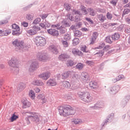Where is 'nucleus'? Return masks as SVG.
Returning a JSON list of instances; mask_svg holds the SVG:
<instances>
[{
  "instance_id": "obj_1",
  "label": "nucleus",
  "mask_w": 130,
  "mask_h": 130,
  "mask_svg": "<svg viewBox=\"0 0 130 130\" xmlns=\"http://www.w3.org/2000/svg\"><path fill=\"white\" fill-rule=\"evenodd\" d=\"M60 115L68 116V115H74L76 113V110L70 105H64L58 107Z\"/></svg>"
},
{
  "instance_id": "obj_2",
  "label": "nucleus",
  "mask_w": 130,
  "mask_h": 130,
  "mask_svg": "<svg viewBox=\"0 0 130 130\" xmlns=\"http://www.w3.org/2000/svg\"><path fill=\"white\" fill-rule=\"evenodd\" d=\"M77 94L81 100L87 103L91 102L93 99V98L90 95L89 92L85 91V88H82L81 90H79Z\"/></svg>"
},
{
  "instance_id": "obj_3",
  "label": "nucleus",
  "mask_w": 130,
  "mask_h": 130,
  "mask_svg": "<svg viewBox=\"0 0 130 130\" xmlns=\"http://www.w3.org/2000/svg\"><path fill=\"white\" fill-rule=\"evenodd\" d=\"M31 115L28 116V118L25 119L27 121V124L30 123V120L36 123H39L40 122V118H39V115L36 112H30Z\"/></svg>"
},
{
  "instance_id": "obj_4",
  "label": "nucleus",
  "mask_w": 130,
  "mask_h": 130,
  "mask_svg": "<svg viewBox=\"0 0 130 130\" xmlns=\"http://www.w3.org/2000/svg\"><path fill=\"white\" fill-rule=\"evenodd\" d=\"M34 42L38 46H44L46 44V39L40 36L36 37Z\"/></svg>"
},
{
  "instance_id": "obj_5",
  "label": "nucleus",
  "mask_w": 130,
  "mask_h": 130,
  "mask_svg": "<svg viewBox=\"0 0 130 130\" xmlns=\"http://www.w3.org/2000/svg\"><path fill=\"white\" fill-rule=\"evenodd\" d=\"M114 118V114L111 113L110 115H109L107 117L106 120L102 122L101 124L102 127H104V126H105L106 125H107L108 123H110V122H112Z\"/></svg>"
},
{
  "instance_id": "obj_6",
  "label": "nucleus",
  "mask_w": 130,
  "mask_h": 130,
  "mask_svg": "<svg viewBox=\"0 0 130 130\" xmlns=\"http://www.w3.org/2000/svg\"><path fill=\"white\" fill-rule=\"evenodd\" d=\"M8 63L11 68H16V67H18L19 61H18L17 58L13 57L11 59L8 61Z\"/></svg>"
},
{
  "instance_id": "obj_7",
  "label": "nucleus",
  "mask_w": 130,
  "mask_h": 130,
  "mask_svg": "<svg viewBox=\"0 0 130 130\" xmlns=\"http://www.w3.org/2000/svg\"><path fill=\"white\" fill-rule=\"evenodd\" d=\"M40 27L38 26H34L31 29L27 31V33L29 34V35H35L38 31H40Z\"/></svg>"
},
{
  "instance_id": "obj_8",
  "label": "nucleus",
  "mask_w": 130,
  "mask_h": 130,
  "mask_svg": "<svg viewBox=\"0 0 130 130\" xmlns=\"http://www.w3.org/2000/svg\"><path fill=\"white\" fill-rule=\"evenodd\" d=\"M39 67L38 62L37 61H34L31 63L30 68L29 69V72L30 73H33L34 71L37 70V68Z\"/></svg>"
},
{
  "instance_id": "obj_9",
  "label": "nucleus",
  "mask_w": 130,
  "mask_h": 130,
  "mask_svg": "<svg viewBox=\"0 0 130 130\" xmlns=\"http://www.w3.org/2000/svg\"><path fill=\"white\" fill-rule=\"evenodd\" d=\"M120 89V86L119 85H115L110 88V93L113 95L116 94Z\"/></svg>"
},
{
  "instance_id": "obj_10",
  "label": "nucleus",
  "mask_w": 130,
  "mask_h": 130,
  "mask_svg": "<svg viewBox=\"0 0 130 130\" xmlns=\"http://www.w3.org/2000/svg\"><path fill=\"white\" fill-rule=\"evenodd\" d=\"M13 45L15 47H20L21 48H24V43L23 42H20L18 39H16L12 42Z\"/></svg>"
},
{
  "instance_id": "obj_11",
  "label": "nucleus",
  "mask_w": 130,
  "mask_h": 130,
  "mask_svg": "<svg viewBox=\"0 0 130 130\" xmlns=\"http://www.w3.org/2000/svg\"><path fill=\"white\" fill-rule=\"evenodd\" d=\"M40 27L43 29H46V28H49L51 26V24L49 22L47 21L46 20H44L43 23L40 24Z\"/></svg>"
},
{
  "instance_id": "obj_12",
  "label": "nucleus",
  "mask_w": 130,
  "mask_h": 130,
  "mask_svg": "<svg viewBox=\"0 0 130 130\" xmlns=\"http://www.w3.org/2000/svg\"><path fill=\"white\" fill-rule=\"evenodd\" d=\"M47 32L48 34H50V35H52V36H58L59 33H58V30L55 29H47Z\"/></svg>"
},
{
  "instance_id": "obj_13",
  "label": "nucleus",
  "mask_w": 130,
  "mask_h": 130,
  "mask_svg": "<svg viewBox=\"0 0 130 130\" xmlns=\"http://www.w3.org/2000/svg\"><path fill=\"white\" fill-rule=\"evenodd\" d=\"M50 75H51L50 72H47L44 73L42 74L39 75V78H41L43 80H47L50 78Z\"/></svg>"
},
{
  "instance_id": "obj_14",
  "label": "nucleus",
  "mask_w": 130,
  "mask_h": 130,
  "mask_svg": "<svg viewBox=\"0 0 130 130\" xmlns=\"http://www.w3.org/2000/svg\"><path fill=\"white\" fill-rule=\"evenodd\" d=\"M81 79L84 82H88L90 80V76L86 72L82 73L81 75Z\"/></svg>"
},
{
  "instance_id": "obj_15",
  "label": "nucleus",
  "mask_w": 130,
  "mask_h": 130,
  "mask_svg": "<svg viewBox=\"0 0 130 130\" xmlns=\"http://www.w3.org/2000/svg\"><path fill=\"white\" fill-rule=\"evenodd\" d=\"M72 52L75 56H77V55H78L79 56H81L83 55V53H82V51H80L78 49H76V48L73 49L72 50Z\"/></svg>"
},
{
  "instance_id": "obj_16",
  "label": "nucleus",
  "mask_w": 130,
  "mask_h": 130,
  "mask_svg": "<svg viewBox=\"0 0 130 130\" xmlns=\"http://www.w3.org/2000/svg\"><path fill=\"white\" fill-rule=\"evenodd\" d=\"M62 25L60 26L59 29H62L63 28H66V27H70L71 26V24L68 22L67 19H64L61 21Z\"/></svg>"
},
{
  "instance_id": "obj_17",
  "label": "nucleus",
  "mask_w": 130,
  "mask_h": 130,
  "mask_svg": "<svg viewBox=\"0 0 130 130\" xmlns=\"http://www.w3.org/2000/svg\"><path fill=\"white\" fill-rule=\"evenodd\" d=\"M49 49L54 54H57V53H58V50L56 48V46L54 45L50 46L49 47Z\"/></svg>"
},
{
  "instance_id": "obj_18",
  "label": "nucleus",
  "mask_w": 130,
  "mask_h": 130,
  "mask_svg": "<svg viewBox=\"0 0 130 130\" xmlns=\"http://www.w3.org/2000/svg\"><path fill=\"white\" fill-rule=\"evenodd\" d=\"M58 58L59 59H60V60H62V61H63V60H66V59L70 58V55H69L67 53H62L59 56Z\"/></svg>"
},
{
  "instance_id": "obj_19",
  "label": "nucleus",
  "mask_w": 130,
  "mask_h": 130,
  "mask_svg": "<svg viewBox=\"0 0 130 130\" xmlns=\"http://www.w3.org/2000/svg\"><path fill=\"white\" fill-rule=\"evenodd\" d=\"M56 80L55 79H52L47 81V84L48 86H56Z\"/></svg>"
},
{
  "instance_id": "obj_20",
  "label": "nucleus",
  "mask_w": 130,
  "mask_h": 130,
  "mask_svg": "<svg viewBox=\"0 0 130 130\" xmlns=\"http://www.w3.org/2000/svg\"><path fill=\"white\" fill-rule=\"evenodd\" d=\"M111 38L114 41H115V40H118V39L120 38V35L118 32H115L111 36Z\"/></svg>"
},
{
  "instance_id": "obj_21",
  "label": "nucleus",
  "mask_w": 130,
  "mask_h": 130,
  "mask_svg": "<svg viewBox=\"0 0 130 130\" xmlns=\"http://www.w3.org/2000/svg\"><path fill=\"white\" fill-rule=\"evenodd\" d=\"M26 88V84L23 83H20L17 87V92L20 93L22 90H24Z\"/></svg>"
},
{
  "instance_id": "obj_22",
  "label": "nucleus",
  "mask_w": 130,
  "mask_h": 130,
  "mask_svg": "<svg viewBox=\"0 0 130 130\" xmlns=\"http://www.w3.org/2000/svg\"><path fill=\"white\" fill-rule=\"evenodd\" d=\"M89 87L92 89H96L98 88V83L95 81H92L89 82Z\"/></svg>"
},
{
  "instance_id": "obj_23",
  "label": "nucleus",
  "mask_w": 130,
  "mask_h": 130,
  "mask_svg": "<svg viewBox=\"0 0 130 130\" xmlns=\"http://www.w3.org/2000/svg\"><path fill=\"white\" fill-rule=\"evenodd\" d=\"M97 37H98V32H94L92 34V38H91L90 44H93L97 39Z\"/></svg>"
},
{
  "instance_id": "obj_24",
  "label": "nucleus",
  "mask_w": 130,
  "mask_h": 130,
  "mask_svg": "<svg viewBox=\"0 0 130 130\" xmlns=\"http://www.w3.org/2000/svg\"><path fill=\"white\" fill-rule=\"evenodd\" d=\"M43 82L39 80H35L32 82V85L35 86H43Z\"/></svg>"
},
{
  "instance_id": "obj_25",
  "label": "nucleus",
  "mask_w": 130,
  "mask_h": 130,
  "mask_svg": "<svg viewBox=\"0 0 130 130\" xmlns=\"http://www.w3.org/2000/svg\"><path fill=\"white\" fill-rule=\"evenodd\" d=\"M22 103L23 108H28L31 106V103L27 100L24 101Z\"/></svg>"
},
{
  "instance_id": "obj_26",
  "label": "nucleus",
  "mask_w": 130,
  "mask_h": 130,
  "mask_svg": "<svg viewBox=\"0 0 130 130\" xmlns=\"http://www.w3.org/2000/svg\"><path fill=\"white\" fill-rule=\"evenodd\" d=\"M38 99H41L42 102V104H44L45 102H46V98H45V96H44V94H40L38 96Z\"/></svg>"
},
{
  "instance_id": "obj_27",
  "label": "nucleus",
  "mask_w": 130,
  "mask_h": 130,
  "mask_svg": "<svg viewBox=\"0 0 130 130\" xmlns=\"http://www.w3.org/2000/svg\"><path fill=\"white\" fill-rule=\"evenodd\" d=\"M98 18L100 21L102 22V23H103L104 22L105 20H106V17L103 14H100L98 16Z\"/></svg>"
},
{
  "instance_id": "obj_28",
  "label": "nucleus",
  "mask_w": 130,
  "mask_h": 130,
  "mask_svg": "<svg viewBox=\"0 0 130 130\" xmlns=\"http://www.w3.org/2000/svg\"><path fill=\"white\" fill-rule=\"evenodd\" d=\"M11 30H5L3 31L2 30L0 29V34H2L3 36H8L9 34H11Z\"/></svg>"
},
{
  "instance_id": "obj_29",
  "label": "nucleus",
  "mask_w": 130,
  "mask_h": 130,
  "mask_svg": "<svg viewBox=\"0 0 130 130\" xmlns=\"http://www.w3.org/2000/svg\"><path fill=\"white\" fill-rule=\"evenodd\" d=\"M70 74H71V71H68L63 73L62 74V79H63L64 80L66 79H68V78L70 77Z\"/></svg>"
},
{
  "instance_id": "obj_30",
  "label": "nucleus",
  "mask_w": 130,
  "mask_h": 130,
  "mask_svg": "<svg viewBox=\"0 0 130 130\" xmlns=\"http://www.w3.org/2000/svg\"><path fill=\"white\" fill-rule=\"evenodd\" d=\"M74 34L75 37H81L82 36V32L77 29L74 31Z\"/></svg>"
},
{
  "instance_id": "obj_31",
  "label": "nucleus",
  "mask_w": 130,
  "mask_h": 130,
  "mask_svg": "<svg viewBox=\"0 0 130 130\" xmlns=\"http://www.w3.org/2000/svg\"><path fill=\"white\" fill-rule=\"evenodd\" d=\"M72 14L73 15H78V17H81L82 16V13L80 11L77 10L76 9H73L72 11Z\"/></svg>"
},
{
  "instance_id": "obj_32",
  "label": "nucleus",
  "mask_w": 130,
  "mask_h": 130,
  "mask_svg": "<svg viewBox=\"0 0 130 130\" xmlns=\"http://www.w3.org/2000/svg\"><path fill=\"white\" fill-rule=\"evenodd\" d=\"M39 57L41 60H45V59H47V56H46V54L45 53L41 54Z\"/></svg>"
},
{
  "instance_id": "obj_33",
  "label": "nucleus",
  "mask_w": 130,
  "mask_h": 130,
  "mask_svg": "<svg viewBox=\"0 0 130 130\" xmlns=\"http://www.w3.org/2000/svg\"><path fill=\"white\" fill-rule=\"evenodd\" d=\"M87 11L89 13V15L90 16H92V17H94V16H95V11L94 10V9L89 8L87 9Z\"/></svg>"
},
{
  "instance_id": "obj_34",
  "label": "nucleus",
  "mask_w": 130,
  "mask_h": 130,
  "mask_svg": "<svg viewBox=\"0 0 130 130\" xmlns=\"http://www.w3.org/2000/svg\"><path fill=\"white\" fill-rule=\"evenodd\" d=\"M62 87H64V88H70L71 87V84H70V82L68 81H65L63 82L62 83Z\"/></svg>"
},
{
  "instance_id": "obj_35",
  "label": "nucleus",
  "mask_w": 130,
  "mask_h": 130,
  "mask_svg": "<svg viewBox=\"0 0 130 130\" xmlns=\"http://www.w3.org/2000/svg\"><path fill=\"white\" fill-rule=\"evenodd\" d=\"M12 35L14 36H19V35H21V32H20V30H13L12 31Z\"/></svg>"
},
{
  "instance_id": "obj_36",
  "label": "nucleus",
  "mask_w": 130,
  "mask_h": 130,
  "mask_svg": "<svg viewBox=\"0 0 130 130\" xmlns=\"http://www.w3.org/2000/svg\"><path fill=\"white\" fill-rule=\"evenodd\" d=\"M18 118H19V116L16 115L15 114H13L12 116L10 118V120L11 122L15 121V120H16V119H18Z\"/></svg>"
},
{
  "instance_id": "obj_37",
  "label": "nucleus",
  "mask_w": 130,
  "mask_h": 130,
  "mask_svg": "<svg viewBox=\"0 0 130 130\" xmlns=\"http://www.w3.org/2000/svg\"><path fill=\"white\" fill-rule=\"evenodd\" d=\"M130 13V9H125L123 12H122V17H123V16H125V15H127L128 14H129Z\"/></svg>"
},
{
  "instance_id": "obj_38",
  "label": "nucleus",
  "mask_w": 130,
  "mask_h": 130,
  "mask_svg": "<svg viewBox=\"0 0 130 130\" xmlns=\"http://www.w3.org/2000/svg\"><path fill=\"white\" fill-rule=\"evenodd\" d=\"M80 41V40H79V38H75L73 40V44L74 46L78 45L79 44V42Z\"/></svg>"
},
{
  "instance_id": "obj_39",
  "label": "nucleus",
  "mask_w": 130,
  "mask_h": 130,
  "mask_svg": "<svg viewBox=\"0 0 130 130\" xmlns=\"http://www.w3.org/2000/svg\"><path fill=\"white\" fill-rule=\"evenodd\" d=\"M41 22V18H37L32 22L34 25H37V24H39V22Z\"/></svg>"
},
{
  "instance_id": "obj_40",
  "label": "nucleus",
  "mask_w": 130,
  "mask_h": 130,
  "mask_svg": "<svg viewBox=\"0 0 130 130\" xmlns=\"http://www.w3.org/2000/svg\"><path fill=\"white\" fill-rule=\"evenodd\" d=\"M111 36H108L105 39V41H106V42H107V43H109V44H111L112 43V41H111V39H110L111 38Z\"/></svg>"
},
{
  "instance_id": "obj_41",
  "label": "nucleus",
  "mask_w": 130,
  "mask_h": 130,
  "mask_svg": "<svg viewBox=\"0 0 130 130\" xmlns=\"http://www.w3.org/2000/svg\"><path fill=\"white\" fill-rule=\"evenodd\" d=\"M81 10L82 12H83L85 15H87L88 14V12H87V9H86V7H85V6L81 5Z\"/></svg>"
},
{
  "instance_id": "obj_42",
  "label": "nucleus",
  "mask_w": 130,
  "mask_h": 130,
  "mask_svg": "<svg viewBox=\"0 0 130 130\" xmlns=\"http://www.w3.org/2000/svg\"><path fill=\"white\" fill-rule=\"evenodd\" d=\"M34 16L33 14H28L26 15V19L27 20H29L30 21H32L33 20V17Z\"/></svg>"
},
{
  "instance_id": "obj_43",
  "label": "nucleus",
  "mask_w": 130,
  "mask_h": 130,
  "mask_svg": "<svg viewBox=\"0 0 130 130\" xmlns=\"http://www.w3.org/2000/svg\"><path fill=\"white\" fill-rule=\"evenodd\" d=\"M12 29H14V30H17V31H20V27L15 23L12 25Z\"/></svg>"
},
{
  "instance_id": "obj_44",
  "label": "nucleus",
  "mask_w": 130,
  "mask_h": 130,
  "mask_svg": "<svg viewBox=\"0 0 130 130\" xmlns=\"http://www.w3.org/2000/svg\"><path fill=\"white\" fill-rule=\"evenodd\" d=\"M127 104V102L126 100H125L124 99H123L121 102V105L122 107H124L125 105Z\"/></svg>"
},
{
  "instance_id": "obj_45",
  "label": "nucleus",
  "mask_w": 130,
  "mask_h": 130,
  "mask_svg": "<svg viewBox=\"0 0 130 130\" xmlns=\"http://www.w3.org/2000/svg\"><path fill=\"white\" fill-rule=\"evenodd\" d=\"M75 67H76V69H78V70L81 71V70L83 69V64L79 63H78Z\"/></svg>"
},
{
  "instance_id": "obj_46",
  "label": "nucleus",
  "mask_w": 130,
  "mask_h": 130,
  "mask_svg": "<svg viewBox=\"0 0 130 130\" xmlns=\"http://www.w3.org/2000/svg\"><path fill=\"white\" fill-rule=\"evenodd\" d=\"M64 39L67 41H69L71 40V36L69 34H65Z\"/></svg>"
},
{
  "instance_id": "obj_47",
  "label": "nucleus",
  "mask_w": 130,
  "mask_h": 130,
  "mask_svg": "<svg viewBox=\"0 0 130 130\" xmlns=\"http://www.w3.org/2000/svg\"><path fill=\"white\" fill-rule=\"evenodd\" d=\"M95 54H98L99 56H103L104 54V50L99 51L96 53Z\"/></svg>"
},
{
  "instance_id": "obj_48",
  "label": "nucleus",
  "mask_w": 130,
  "mask_h": 130,
  "mask_svg": "<svg viewBox=\"0 0 130 130\" xmlns=\"http://www.w3.org/2000/svg\"><path fill=\"white\" fill-rule=\"evenodd\" d=\"M12 70L14 72V74L17 75L19 73V67H18V66L14 67L13 69H12Z\"/></svg>"
},
{
  "instance_id": "obj_49",
  "label": "nucleus",
  "mask_w": 130,
  "mask_h": 130,
  "mask_svg": "<svg viewBox=\"0 0 130 130\" xmlns=\"http://www.w3.org/2000/svg\"><path fill=\"white\" fill-rule=\"evenodd\" d=\"M32 6H33V4H32L28 5L27 6L24 7L23 8V10H24V11H27V10H29L30 8H32Z\"/></svg>"
},
{
  "instance_id": "obj_50",
  "label": "nucleus",
  "mask_w": 130,
  "mask_h": 130,
  "mask_svg": "<svg viewBox=\"0 0 130 130\" xmlns=\"http://www.w3.org/2000/svg\"><path fill=\"white\" fill-rule=\"evenodd\" d=\"M62 43L64 47H68L69 46V43H68V41H62Z\"/></svg>"
},
{
  "instance_id": "obj_51",
  "label": "nucleus",
  "mask_w": 130,
  "mask_h": 130,
  "mask_svg": "<svg viewBox=\"0 0 130 130\" xmlns=\"http://www.w3.org/2000/svg\"><path fill=\"white\" fill-rule=\"evenodd\" d=\"M64 7L67 11H70L71 10V5L70 4H65Z\"/></svg>"
},
{
  "instance_id": "obj_52",
  "label": "nucleus",
  "mask_w": 130,
  "mask_h": 130,
  "mask_svg": "<svg viewBox=\"0 0 130 130\" xmlns=\"http://www.w3.org/2000/svg\"><path fill=\"white\" fill-rule=\"evenodd\" d=\"M106 16L108 20H111V19H112V14H110L109 12H108L107 13Z\"/></svg>"
},
{
  "instance_id": "obj_53",
  "label": "nucleus",
  "mask_w": 130,
  "mask_h": 130,
  "mask_svg": "<svg viewBox=\"0 0 130 130\" xmlns=\"http://www.w3.org/2000/svg\"><path fill=\"white\" fill-rule=\"evenodd\" d=\"M40 17L41 18H42L43 20H45V19H46V18L48 17V14H44L41 15Z\"/></svg>"
},
{
  "instance_id": "obj_54",
  "label": "nucleus",
  "mask_w": 130,
  "mask_h": 130,
  "mask_svg": "<svg viewBox=\"0 0 130 130\" xmlns=\"http://www.w3.org/2000/svg\"><path fill=\"white\" fill-rule=\"evenodd\" d=\"M125 33H126V34H128V35H130V28L129 27H126L125 28L124 30Z\"/></svg>"
},
{
  "instance_id": "obj_55",
  "label": "nucleus",
  "mask_w": 130,
  "mask_h": 130,
  "mask_svg": "<svg viewBox=\"0 0 130 130\" xmlns=\"http://www.w3.org/2000/svg\"><path fill=\"white\" fill-rule=\"evenodd\" d=\"M85 20L87 21V22H89L90 24H94V21L90 18L86 17L85 18Z\"/></svg>"
},
{
  "instance_id": "obj_56",
  "label": "nucleus",
  "mask_w": 130,
  "mask_h": 130,
  "mask_svg": "<svg viewBox=\"0 0 130 130\" xmlns=\"http://www.w3.org/2000/svg\"><path fill=\"white\" fill-rule=\"evenodd\" d=\"M86 48H87V47L86 46H85L84 47H81L82 51H83V52H85L86 53H88V51L86 50Z\"/></svg>"
},
{
  "instance_id": "obj_57",
  "label": "nucleus",
  "mask_w": 130,
  "mask_h": 130,
  "mask_svg": "<svg viewBox=\"0 0 130 130\" xmlns=\"http://www.w3.org/2000/svg\"><path fill=\"white\" fill-rule=\"evenodd\" d=\"M76 25H72L70 29L72 30H73V32H75V31H76L77 30V29L76 28Z\"/></svg>"
},
{
  "instance_id": "obj_58",
  "label": "nucleus",
  "mask_w": 130,
  "mask_h": 130,
  "mask_svg": "<svg viewBox=\"0 0 130 130\" xmlns=\"http://www.w3.org/2000/svg\"><path fill=\"white\" fill-rule=\"evenodd\" d=\"M8 22L7 20L0 21V25H4V24H7Z\"/></svg>"
},
{
  "instance_id": "obj_59",
  "label": "nucleus",
  "mask_w": 130,
  "mask_h": 130,
  "mask_svg": "<svg viewBox=\"0 0 130 130\" xmlns=\"http://www.w3.org/2000/svg\"><path fill=\"white\" fill-rule=\"evenodd\" d=\"M74 122L75 124H79V123L80 122V120L79 119H75Z\"/></svg>"
},
{
  "instance_id": "obj_60",
  "label": "nucleus",
  "mask_w": 130,
  "mask_h": 130,
  "mask_svg": "<svg viewBox=\"0 0 130 130\" xmlns=\"http://www.w3.org/2000/svg\"><path fill=\"white\" fill-rule=\"evenodd\" d=\"M94 108H100V102H98L94 106Z\"/></svg>"
},
{
  "instance_id": "obj_61",
  "label": "nucleus",
  "mask_w": 130,
  "mask_h": 130,
  "mask_svg": "<svg viewBox=\"0 0 130 130\" xmlns=\"http://www.w3.org/2000/svg\"><path fill=\"white\" fill-rule=\"evenodd\" d=\"M103 47H105V44L103 43L99 47L97 48L98 49H101V48H103Z\"/></svg>"
},
{
  "instance_id": "obj_62",
  "label": "nucleus",
  "mask_w": 130,
  "mask_h": 130,
  "mask_svg": "<svg viewBox=\"0 0 130 130\" xmlns=\"http://www.w3.org/2000/svg\"><path fill=\"white\" fill-rule=\"evenodd\" d=\"M68 65L70 67H73L74 66V62L72 60H69L68 61Z\"/></svg>"
},
{
  "instance_id": "obj_63",
  "label": "nucleus",
  "mask_w": 130,
  "mask_h": 130,
  "mask_svg": "<svg viewBox=\"0 0 130 130\" xmlns=\"http://www.w3.org/2000/svg\"><path fill=\"white\" fill-rule=\"evenodd\" d=\"M123 78V75H119L117 77V79L118 81H120V80H122V79Z\"/></svg>"
},
{
  "instance_id": "obj_64",
  "label": "nucleus",
  "mask_w": 130,
  "mask_h": 130,
  "mask_svg": "<svg viewBox=\"0 0 130 130\" xmlns=\"http://www.w3.org/2000/svg\"><path fill=\"white\" fill-rule=\"evenodd\" d=\"M124 99L127 102H128V100L130 99V95L125 96Z\"/></svg>"
}]
</instances>
